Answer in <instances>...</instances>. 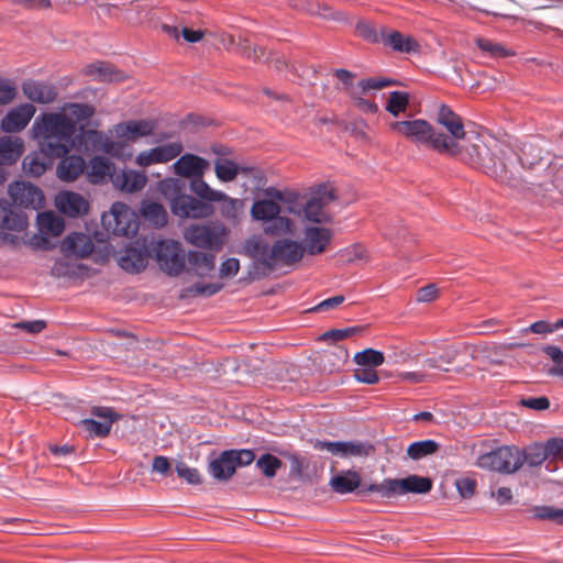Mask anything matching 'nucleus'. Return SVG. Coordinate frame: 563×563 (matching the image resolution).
I'll return each instance as SVG.
<instances>
[{
    "mask_svg": "<svg viewBox=\"0 0 563 563\" xmlns=\"http://www.w3.org/2000/svg\"><path fill=\"white\" fill-rule=\"evenodd\" d=\"M385 361V356L380 351L366 349L362 352H357L354 355V362L358 366H365L374 368L380 366Z\"/></svg>",
    "mask_w": 563,
    "mask_h": 563,
    "instance_id": "47",
    "label": "nucleus"
},
{
    "mask_svg": "<svg viewBox=\"0 0 563 563\" xmlns=\"http://www.w3.org/2000/svg\"><path fill=\"white\" fill-rule=\"evenodd\" d=\"M332 231L323 227H309L305 230V252L309 255L321 254L332 239Z\"/></svg>",
    "mask_w": 563,
    "mask_h": 563,
    "instance_id": "20",
    "label": "nucleus"
},
{
    "mask_svg": "<svg viewBox=\"0 0 563 563\" xmlns=\"http://www.w3.org/2000/svg\"><path fill=\"white\" fill-rule=\"evenodd\" d=\"M358 332L357 328L332 329L321 334L320 340L339 342Z\"/></svg>",
    "mask_w": 563,
    "mask_h": 563,
    "instance_id": "58",
    "label": "nucleus"
},
{
    "mask_svg": "<svg viewBox=\"0 0 563 563\" xmlns=\"http://www.w3.org/2000/svg\"><path fill=\"white\" fill-rule=\"evenodd\" d=\"M547 460L551 462L563 461V439L552 438L544 443Z\"/></svg>",
    "mask_w": 563,
    "mask_h": 563,
    "instance_id": "56",
    "label": "nucleus"
},
{
    "mask_svg": "<svg viewBox=\"0 0 563 563\" xmlns=\"http://www.w3.org/2000/svg\"><path fill=\"white\" fill-rule=\"evenodd\" d=\"M455 487L460 496L464 499H467L475 494L476 481L471 477L459 478L455 481Z\"/></svg>",
    "mask_w": 563,
    "mask_h": 563,
    "instance_id": "60",
    "label": "nucleus"
},
{
    "mask_svg": "<svg viewBox=\"0 0 563 563\" xmlns=\"http://www.w3.org/2000/svg\"><path fill=\"white\" fill-rule=\"evenodd\" d=\"M24 151V143L18 136L0 137V164L12 165L20 159Z\"/></svg>",
    "mask_w": 563,
    "mask_h": 563,
    "instance_id": "27",
    "label": "nucleus"
},
{
    "mask_svg": "<svg viewBox=\"0 0 563 563\" xmlns=\"http://www.w3.org/2000/svg\"><path fill=\"white\" fill-rule=\"evenodd\" d=\"M189 265L188 271L194 272L199 277L209 276L214 269V255L199 251H189L187 256Z\"/></svg>",
    "mask_w": 563,
    "mask_h": 563,
    "instance_id": "28",
    "label": "nucleus"
},
{
    "mask_svg": "<svg viewBox=\"0 0 563 563\" xmlns=\"http://www.w3.org/2000/svg\"><path fill=\"white\" fill-rule=\"evenodd\" d=\"M60 158H62V161L59 162V164L57 166L58 177L65 181H71V180L77 179L78 176L85 169L84 158L78 155H71V156L64 155Z\"/></svg>",
    "mask_w": 563,
    "mask_h": 563,
    "instance_id": "32",
    "label": "nucleus"
},
{
    "mask_svg": "<svg viewBox=\"0 0 563 563\" xmlns=\"http://www.w3.org/2000/svg\"><path fill=\"white\" fill-rule=\"evenodd\" d=\"M89 176L91 181L97 184L106 177L111 179V175L117 172L114 164L107 157L95 156L89 162Z\"/></svg>",
    "mask_w": 563,
    "mask_h": 563,
    "instance_id": "35",
    "label": "nucleus"
},
{
    "mask_svg": "<svg viewBox=\"0 0 563 563\" xmlns=\"http://www.w3.org/2000/svg\"><path fill=\"white\" fill-rule=\"evenodd\" d=\"M285 196L286 199L280 202L285 207L284 210L290 214L300 216L303 207L301 195L294 190H286Z\"/></svg>",
    "mask_w": 563,
    "mask_h": 563,
    "instance_id": "54",
    "label": "nucleus"
},
{
    "mask_svg": "<svg viewBox=\"0 0 563 563\" xmlns=\"http://www.w3.org/2000/svg\"><path fill=\"white\" fill-rule=\"evenodd\" d=\"M245 253L255 261V267L272 272L279 263L291 265L303 257L305 247L292 240H277L272 246L261 238L252 236L244 244Z\"/></svg>",
    "mask_w": 563,
    "mask_h": 563,
    "instance_id": "3",
    "label": "nucleus"
},
{
    "mask_svg": "<svg viewBox=\"0 0 563 563\" xmlns=\"http://www.w3.org/2000/svg\"><path fill=\"white\" fill-rule=\"evenodd\" d=\"M235 51L238 54L254 62H261L265 56V49L263 47L253 45L249 38L242 36L239 37Z\"/></svg>",
    "mask_w": 563,
    "mask_h": 563,
    "instance_id": "48",
    "label": "nucleus"
},
{
    "mask_svg": "<svg viewBox=\"0 0 563 563\" xmlns=\"http://www.w3.org/2000/svg\"><path fill=\"white\" fill-rule=\"evenodd\" d=\"M223 285L220 283L209 284H195L190 286L187 291L195 296H213L222 289Z\"/></svg>",
    "mask_w": 563,
    "mask_h": 563,
    "instance_id": "57",
    "label": "nucleus"
},
{
    "mask_svg": "<svg viewBox=\"0 0 563 563\" xmlns=\"http://www.w3.org/2000/svg\"><path fill=\"white\" fill-rule=\"evenodd\" d=\"M437 121L449 132L445 134L437 131L439 142L445 143L444 148H440V154L457 156L501 183L515 185L518 181L516 164L521 159L515 154L510 153V157H507L496 141L487 144L479 136L461 144L466 135L462 118L446 104L440 106Z\"/></svg>",
    "mask_w": 563,
    "mask_h": 563,
    "instance_id": "1",
    "label": "nucleus"
},
{
    "mask_svg": "<svg viewBox=\"0 0 563 563\" xmlns=\"http://www.w3.org/2000/svg\"><path fill=\"white\" fill-rule=\"evenodd\" d=\"M335 196L332 190H325L323 194L311 197L303 202L302 212L307 220L314 223H324L329 221V217L323 212V207L333 201Z\"/></svg>",
    "mask_w": 563,
    "mask_h": 563,
    "instance_id": "18",
    "label": "nucleus"
},
{
    "mask_svg": "<svg viewBox=\"0 0 563 563\" xmlns=\"http://www.w3.org/2000/svg\"><path fill=\"white\" fill-rule=\"evenodd\" d=\"M214 173L220 181L230 183L240 174V165L227 157H218L214 161Z\"/></svg>",
    "mask_w": 563,
    "mask_h": 563,
    "instance_id": "40",
    "label": "nucleus"
},
{
    "mask_svg": "<svg viewBox=\"0 0 563 563\" xmlns=\"http://www.w3.org/2000/svg\"><path fill=\"white\" fill-rule=\"evenodd\" d=\"M26 227V214L15 209L8 200L0 198V229L22 232Z\"/></svg>",
    "mask_w": 563,
    "mask_h": 563,
    "instance_id": "17",
    "label": "nucleus"
},
{
    "mask_svg": "<svg viewBox=\"0 0 563 563\" xmlns=\"http://www.w3.org/2000/svg\"><path fill=\"white\" fill-rule=\"evenodd\" d=\"M147 177L144 173L122 169L117 170L111 175V183L113 186L125 192H135L144 188Z\"/></svg>",
    "mask_w": 563,
    "mask_h": 563,
    "instance_id": "19",
    "label": "nucleus"
},
{
    "mask_svg": "<svg viewBox=\"0 0 563 563\" xmlns=\"http://www.w3.org/2000/svg\"><path fill=\"white\" fill-rule=\"evenodd\" d=\"M350 96L354 99L355 106L364 112L376 113L378 111V106L371 100L364 99L361 96L358 90L352 88L349 91Z\"/></svg>",
    "mask_w": 563,
    "mask_h": 563,
    "instance_id": "59",
    "label": "nucleus"
},
{
    "mask_svg": "<svg viewBox=\"0 0 563 563\" xmlns=\"http://www.w3.org/2000/svg\"><path fill=\"white\" fill-rule=\"evenodd\" d=\"M475 44L481 51L487 53L492 57H507L514 55L512 52L507 49L500 43L493 42L488 38L477 37L475 40Z\"/></svg>",
    "mask_w": 563,
    "mask_h": 563,
    "instance_id": "50",
    "label": "nucleus"
},
{
    "mask_svg": "<svg viewBox=\"0 0 563 563\" xmlns=\"http://www.w3.org/2000/svg\"><path fill=\"white\" fill-rule=\"evenodd\" d=\"M22 164L24 172L33 177L43 175L47 168L46 163L41 159L38 154L26 155Z\"/></svg>",
    "mask_w": 563,
    "mask_h": 563,
    "instance_id": "53",
    "label": "nucleus"
},
{
    "mask_svg": "<svg viewBox=\"0 0 563 563\" xmlns=\"http://www.w3.org/2000/svg\"><path fill=\"white\" fill-rule=\"evenodd\" d=\"M410 96L406 91H391L386 104V111L391 115L398 117L408 108Z\"/></svg>",
    "mask_w": 563,
    "mask_h": 563,
    "instance_id": "46",
    "label": "nucleus"
},
{
    "mask_svg": "<svg viewBox=\"0 0 563 563\" xmlns=\"http://www.w3.org/2000/svg\"><path fill=\"white\" fill-rule=\"evenodd\" d=\"M156 122L153 120H130L114 125L113 131L117 137L134 142L139 137L153 134Z\"/></svg>",
    "mask_w": 563,
    "mask_h": 563,
    "instance_id": "14",
    "label": "nucleus"
},
{
    "mask_svg": "<svg viewBox=\"0 0 563 563\" xmlns=\"http://www.w3.org/2000/svg\"><path fill=\"white\" fill-rule=\"evenodd\" d=\"M153 257L159 268L169 276H179L186 265V255L181 244L174 240H161L153 246Z\"/></svg>",
    "mask_w": 563,
    "mask_h": 563,
    "instance_id": "7",
    "label": "nucleus"
},
{
    "mask_svg": "<svg viewBox=\"0 0 563 563\" xmlns=\"http://www.w3.org/2000/svg\"><path fill=\"white\" fill-rule=\"evenodd\" d=\"M175 471L177 475L188 484L198 485L202 482L199 471L197 468L189 467L185 462H177Z\"/></svg>",
    "mask_w": 563,
    "mask_h": 563,
    "instance_id": "55",
    "label": "nucleus"
},
{
    "mask_svg": "<svg viewBox=\"0 0 563 563\" xmlns=\"http://www.w3.org/2000/svg\"><path fill=\"white\" fill-rule=\"evenodd\" d=\"M181 152V143H167L146 151H142L136 156L135 163L141 167H147L153 164H163L176 158L180 155Z\"/></svg>",
    "mask_w": 563,
    "mask_h": 563,
    "instance_id": "13",
    "label": "nucleus"
},
{
    "mask_svg": "<svg viewBox=\"0 0 563 563\" xmlns=\"http://www.w3.org/2000/svg\"><path fill=\"white\" fill-rule=\"evenodd\" d=\"M533 517L539 520L553 521L563 526V509L553 506H537L532 509Z\"/></svg>",
    "mask_w": 563,
    "mask_h": 563,
    "instance_id": "51",
    "label": "nucleus"
},
{
    "mask_svg": "<svg viewBox=\"0 0 563 563\" xmlns=\"http://www.w3.org/2000/svg\"><path fill=\"white\" fill-rule=\"evenodd\" d=\"M86 74L93 80L101 82L121 81L124 76L112 64L107 62H97L90 64L85 69Z\"/></svg>",
    "mask_w": 563,
    "mask_h": 563,
    "instance_id": "29",
    "label": "nucleus"
},
{
    "mask_svg": "<svg viewBox=\"0 0 563 563\" xmlns=\"http://www.w3.org/2000/svg\"><path fill=\"white\" fill-rule=\"evenodd\" d=\"M282 206L273 200L258 199L253 202L251 208V216L257 221H268L280 214Z\"/></svg>",
    "mask_w": 563,
    "mask_h": 563,
    "instance_id": "36",
    "label": "nucleus"
},
{
    "mask_svg": "<svg viewBox=\"0 0 563 563\" xmlns=\"http://www.w3.org/2000/svg\"><path fill=\"white\" fill-rule=\"evenodd\" d=\"M361 475L352 470L340 472L330 479L332 490L340 495L353 493L355 489H363L365 486L361 485ZM365 494L366 492L360 490Z\"/></svg>",
    "mask_w": 563,
    "mask_h": 563,
    "instance_id": "26",
    "label": "nucleus"
},
{
    "mask_svg": "<svg viewBox=\"0 0 563 563\" xmlns=\"http://www.w3.org/2000/svg\"><path fill=\"white\" fill-rule=\"evenodd\" d=\"M164 194L173 190L177 194L170 201V209L174 214L180 218L203 219L213 214V206L202 199H197L188 195H180L181 184L178 179H166L162 183Z\"/></svg>",
    "mask_w": 563,
    "mask_h": 563,
    "instance_id": "4",
    "label": "nucleus"
},
{
    "mask_svg": "<svg viewBox=\"0 0 563 563\" xmlns=\"http://www.w3.org/2000/svg\"><path fill=\"white\" fill-rule=\"evenodd\" d=\"M142 216L156 227H163L167 222V212L164 207L154 201H146L141 206Z\"/></svg>",
    "mask_w": 563,
    "mask_h": 563,
    "instance_id": "44",
    "label": "nucleus"
},
{
    "mask_svg": "<svg viewBox=\"0 0 563 563\" xmlns=\"http://www.w3.org/2000/svg\"><path fill=\"white\" fill-rule=\"evenodd\" d=\"M9 195L13 202L23 208L38 209L44 203L42 190L26 181H15L9 186Z\"/></svg>",
    "mask_w": 563,
    "mask_h": 563,
    "instance_id": "12",
    "label": "nucleus"
},
{
    "mask_svg": "<svg viewBox=\"0 0 563 563\" xmlns=\"http://www.w3.org/2000/svg\"><path fill=\"white\" fill-rule=\"evenodd\" d=\"M440 449V444L431 439L412 442L407 448V455L413 461H419L423 457L437 453Z\"/></svg>",
    "mask_w": 563,
    "mask_h": 563,
    "instance_id": "37",
    "label": "nucleus"
},
{
    "mask_svg": "<svg viewBox=\"0 0 563 563\" xmlns=\"http://www.w3.org/2000/svg\"><path fill=\"white\" fill-rule=\"evenodd\" d=\"M220 202H222L220 211L225 219L233 222L240 221L245 208L244 200L231 198L225 194V197L220 199Z\"/></svg>",
    "mask_w": 563,
    "mask_h": 563,
    "instance_id": "43",
    "label": "nucleus"
},
{
    "mask_svg": "<svg viewBox=\"0 0 563 563\" xmlns=\"http://www.w3.org/2000/svg\"><path fill=\"white\" fill-rule=\"evenodd\" d=\"M31 133L45 156L63 157L73 147L75 122L60 112H46L34 120Z\"/></svg>",
    "mask_w": 563,
    "mask_h": 563,
    "instance_id": "2",
    "label": "nucleus"
},
{
    "mask_svg": "<svg viewBox=\"0 0 563 563\" xmlns=\"http://www.w3.org/2000/svg\"><path fill=\"white\" fill-rule=\"evenodd\" d=\"M389 129L416 145L426 146L438 153L445 146V143H440L437 139V130L423 119L394 121Z\"/></svg>",
    "mask_w": 563,
    "mask_h": 563,
    "instance_id": "6",
    "label": "nucleus"
},
{
    "mask_svg": "<svg viewBox=\"0 0 563 563\" xmlns=\"http://www.w3.org/2000/svg\"><path fill=\"white\" fill-rule=\"evenodd\" d=\"M37 224L41 233L52 236H59L65 229L63 218L52 211L40 213Z\"/></svg>",
    "mask_w": 563,
    "mask_h": 563,
    "instance_id": "34",
    "label": "nucleus"
},
{
    "mask_svg": "<svg viewBox=\"0 0 563 563\" xmlns=\"http://www.w3.org/2000/svg\"><path fill=\"white\" fill-rule=\"evenodd\" d=\"M353 376L357 382L369 385L376 384L379 380L377 372L374 368L365 366H360L354 369Z\"/></svg>",
    "mask_w": 563,
    "mask_h": 563,
    "instance_id": "61",
    "label": "nucleus"
},
{
    "mask_svg": "<svg viewBox=\"0 0 563 563\" xmlns=\"http://www.w3.org/2000/svg\"><path fill=\"white\" fill-rule=\"evenodd\" d=\"M398 81L396 79L389 78H379V77H371L366 79H362L357 87L354 89L358 90L360 93H366L369 90H379L385 87L396 86Z\"/></svg>",
    "mask_w": 563,
    "mask_h": 563,
    "instance_id": "52",
    "label": "nucleus"
},
{
    "mask_svg": "<svg viewBox=\"0 0 563 563\" xmlns=\"http://www.w3.org/2000/svg\"><path fill=\"white\" fill-rule=\"evenodd\" d=\"M190 189L195 192L200 199L206 200L208 202H218L220 199L225 197V194L220 190L212 189L202 177H195L190 181Z\"/></svg>",
    "mask_w": 563,
    "mask_h": 563,
    "instance_id": "39",
    "label": "nucleus"
},
{
    "mask_svg": "<svg viewBox=\"0 0 563 563\" xmlns=\"http://www.w3.org/2000/svg\"><path fill=\"white\" fill-rule=\"evenodd\" d=\"M385 29V25H377L367 20L358 21L355 25L356 34L363 40L373 44H378L382 42L384 33L383 30Z\"/></svg>",
    "mask_w": 563,
    "mask_h": 563,
    "instance_id": "38",
    "label": "nucleus"
},
{
    "mask_svg": "<svg viewBox=\"0 0 563 563\" xmlns=\"http://www.w3.org/2000/svg\"><path fill=\"white\" fill-rule=\"evenodd\" d=\"M16 95V87L10 81L0 79V104L10 103Z\"/></svg>",
    "mask_w": 563,
    "mask_h": 563,
    "instance_id": "62",
    "label": "nucleus"
},
{
    "mask_svg": "<svg viewBox=\"0 0 563 563\" xmlns=\"http://www.w3.org/2000/svg\"><path fill=\"white\" fill-rule=\"evenodd\" d=\"M240 269V262L235 257H230L225 260L219 271V275L221 278L234 277Z\"/></svg>",
    "mask_w": 563,
    "mask_h": 563,
    "instance_id": "64",
    "label": "nucleus"
},
{
    "mask_svg": "<svg viewBox=\"0 0 563 563\" xmlns=\"http://www.w3.org/2000/svg\"><path fill=\"white\" fill-rule=\"evenodd\" d=\"M316 449L325 450L340 457H364L374 452V446L368 442L362 441H319Z\"/></svg>",
    "mask_w": 563,
    "mask_h": 563,
    "instance_id": "11",
    "label": "nucleus"
},
{
    "mask_svg": "<svg viewBox=\"0 0 563 563\" xmlns=\"http://www.w3.org/2000/svg\"><path fill=\"white\" fill-rule=\"evenodd\" d=\"M209 473L218 481H229L235 473L232 452L223 451L217 459L210 462Z\"/></svg>",
    "mask_w": 563,
    "mask_h": 563,
    "instance_id": "31",
    "label": "nucleus"
},
{
    "mask_svg": "<svg viewBox=\"0 0 563 563\" xmlns=\"http://www.w3.org/2000/svg\"><path fill=\"white\" fill-rule=\"evenodd\" d=\"M479 468L504 474H512L520 468L519 448L504 445L477 457Z\"/></svg>",
    "mask_w": 563,
    "mask_h": 563,
    "instance_id": "8",
    "label": "nucleus"
},
{
    "mask_svg": "<svg viewBox=\"0 0 563 563\" xmlns=\"http://www.w3.org/2000/svg\"><path fill=\"white\" fill-rule=\"evenodd\" d=\"M113 218L112 232L115 235L132 236L139 230V223L131 210L123 203H114L111 208Z\"/></svg>",
    "mask_w": 563,
    "mask_h": 563,
    "instance_id": "16",
    "label": "nucleus"
},
{
    "mask_svg": "<svg viewBox=\"0 0 563 563\" xmlns=\"http://www.w3.org/2000/svg\"><path fill=\"white\" fill-rule=\"evenodd\" d=\"M35 107L31 103H23L11 109L1 120V129L8 133L22 131L35 114Z\"/></svg>",
    "mask_w": 563,
    "mask_h": 563,
    "instance_id": "15",
    "label": "nucleus"
},
{
    "mask_svg": "<svg viewBox=\"0 0 563 563\" xmlns=\"http://www.w3.org/2000/svg\"><path fill=\"white\" fill-rule=\"evenodd\" d=\"M432 481L420 475H408L405 478H386L382 483L371 484L362 492H375L382 498H393L406 494H427L432 489Z\"/></svg>",
    "mask_w": 563,
    "mask_h": 563,
    "instance_id": "5",
    "label": "nucleus"
},
{
    "mask_svg": "<svg viewBox=\"0 0 563 563\" xmlns=\"http://www.w3.org/2000/svg\"><path fill=\"white\" fill-rule=\"evenodd\" d=\"M119 264L128 273H140L147 266V255L141 249H128L119 258Z\"/></svg>",
    "mask_w": 563,
    "mask_h": 563,
    "instance_id": "33",
    "label": "nucleus"
},
{
    "mask_svg": "<svg viewBox=\"0 0 563 563\" xmlns=\"http://www.w3.org/2000/svg\"><path fill=\"white\" fill-rule=\"evenodd\" d=\"M64 252L73 253L79 257H87L93 250V244L85 233H71L62 243Z\"/></svg>",
    "mask_w": 563,
    "mask_h": 563,
    "instance_id": "30",
    "label": "nucleus"
},
{
    "mask_svg": "<svg viewBox=\"0 0 563 563\" xmlns=\"http://www.w3.org/2000/svg\"><path fill=\"white\" fill-rule=\"evenodd\" d=\"M86 139L93 146H97L103 153L117 157V158H125L131 157V153L125 154L126 146L122 142L112 141L108 136L103 135L101 132L96 130H89L86 132Z\"/></svg>",
    "mask_w": 563,
    "mask_h": 563,
    "instance_id": "23",
    "label": "nucleus"
},
{
    "mask_svg": "<svg viewBox=\"0 0 563 563\" xmlns=\"http://www.w3.org/2000/svg\"><path fill=\"white\" fill-rule=\"evenodd\" d=\"M62 113L74 120L76 125L79 122L88 121L95 114V108L87 103H68Z\"/></svg>",
    "mask_w": 563,
    "mask_h": 563,
    "instance_id": "45",
    "label": "nucleus"
},
{
    "mask_svg": "<svg viewBox=\"0 0 563 563\" xmlns=\"http://www.w3.org/2000/svg\"><path fill=\"white\" fill-rule=\"evenodd\" d=\"M292 231L294 222L289 218L283 217L280 214L276 216V218L265 221V225L263 228V232L271 236L287 235L291 234Z\"/></svg>",
    "mask_w": 563,
    "mask_h": 563,
    "instance_id": "41",
    "label": "nucleus"
},
{
    "mask_svg": "<svg viewBox=\"0 0 563 563\" xmlns=\"http://www.w3.org/2000/svg\"><path fill=\"white\" fill-rule=\"evenodd\" d=\"M175 174L181 177H202L209 162L195 154L180 156L173 165Z\"/></svg>",
    "mask_w": 563,
    "mask_h": 563,
    "instance_id": "21",
    "label": "nucleus"
},
{
    "mask_svg": "<svg viewBox=\"0 0 563 563\" xmlns=\"http://www.w3.org/2000/svg\"><path fill=\"white\" fill-rule=\"evenodd\" d=\"M282 466L283 462L271 453L263 454L256 461V467L268 478L274 477Z\"/></svg>",
    "mask_w": 563,
    "mask_h": 563,
    "instance_id": "49",
    "label": "nucleus"
},
{
    "mask_svg": "<svg viewBox=\"0 0 563 563\" xmlns=\"http://www.w3.org/2000/svg\"><path fill=\"white\" fill-rule=\"evenodd\" d=\"M520 467L527 463L531 467L541 465L547 461V451L544 444L534 443L525 450L519 449Z\"/></svg>",
    "mask_w": 563,
    "mask_h": 563,
    "instance_id": "42",
    "label": "nucleus"
},
{
    "mask_svg": "<svg viewBox=\"0 0 563 563\" xmlns=\"http://www.w3.org/2000/svg\"><path fill=\"white\" fill-rule=\"evenodd\" d=\"M91 415L99 418V420L82 419L79 422L80 428L91 438L107 437L112 424L120 418V415L110 407H92Z\"/></svg>",
    "mask_w": 563,
    "mask_h": 563,
    "instance_id": "10",
    "label": "nucleus"
},
{
    "mask_svg": "<svg viewBox=\"0 0 563 563\" xmlns=\"http://www.w3.org/2000/svg\"><path fill=\"white\" fill-rule=\"evenodd\" d=\"M383 38L380 44L386 47H390L393 51L400 53H411L419 48L417 41L411 36H405L399 31L389 29L386 26L383 30Z\"/></svg>",
    "mask_w": 563,
    "mask_h": 563,
    "instance_id": "25",
    "label": "nucleus"
},
{
    "mask_svg": "<svg viewBox=\"0 0 563 563\" xmlns=\"http://www.w3.org/2000/svg\"><path fill=\"white\" fill-rule=\"evenodd\" d=\"M439 296V290L434 284H428L418 289L416 300L418 302H431Z\"/></svg>",
    "mask_w": 563,
    "mask_h": 563,
    "instance_id": "63",
    "label": "nucleus"
},
{
    "mask_svg": "<svg viewBox=\"0 0 563 563\" xmlns=\"http://www.w3.org/2000/svg\"><path fill=\"white\" fill-rule=\"evenodd\" d=\"M56 207L58 210L68 217H79L89 210L88 201L77 192L66 191L60 192L56 197Z\"/></svg>",
    "mask_w": 563,
    "mask_h": 563,
    "instance_id": "22",
    "label": "nucleus"
},
{
    "mask_svg": "<svg viewBox=\"0 0 563 563\" xmlns=\"http://www.w3.org/2000/svg\"><path fill=\"white\" fill-rule=\"evenodd\" d=\"M22 91L29 100L41 104L53 102L57 96L53 86L36 80L24 81Z\"/></svg>",
    "mask_w": 563,
    "mask_h": 563,
    "instance_id": "24",
    "label": "nucleus"
},
{
    "mask_svg": "<svg viewBox=\"0 0 563 563\" xmlns=\"http://www.w3.org/2000/svg\"><path fill=\"white\" fill-rule=\"evenodd\" d=\"M224 236V227L214 223L192 224L184 232V238L188 243L203 250H220Z\"/></svg>",
    "mask_w": 563,
    "mask_h": 563,
    "instance_id": "9",
    "label": "nucleus"
}]
</instances>
